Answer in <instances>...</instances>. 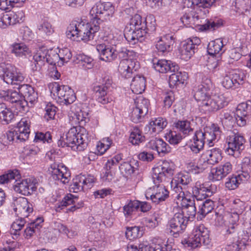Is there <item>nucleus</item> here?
Wrapping results in <instances>:
<instances>
[{
    "instance_id": "f257e3e1",
    "label": "nucleus",
    "mask_w": 251,
    "mask_h": 251,
    "mask_svg": "<svg viewBox=\"0 0 251 251\" xmlns=\"http://www.w3.org/2000/svg\"><path fill=\"white\" fill-rule=\"evenodd\" d=\"M176 165L174 162L164 160L152 168V177L155 185L148 188L145 193L147 200L159 203L165 201L169 197V192L163 184H156L167 181L174 175Z\"/></svg>"
},
{
    "instance_id": "f03ea898",
    "label": "nucleus",
    "mask_w": 251,
    "mask_h": 251,
    "mask_svg": "<svg viewBox=\"0 0 251 251\" xmlns=\"http://www.w3.org/2000/svg\"><path fill=\"white\" fill-rule=\"evenodd\" d=\"M214 85L211 79L203 76L201 84L195 90L194 98L201 109L208 112L217 111L227 105L230 100L226 93L212 95Z\"/></svg>"
},
{
    "instance_id": "7ed1b4c3",
    "label": "nucleus",
    "mask_w": 251,
    "mask_h": 251,
    "mask_svg": "<svg viewBox=\"0 0 251 251\" xmlns=\"http://www.w3.org/2000/svg\"><path fill=\"white\" fill-rule=\"evenodd\" d=\"M97 21L85 23L83 21H72L68 26L67 37L73 41L87 42L93 39L95 34L100 29Z\"/></svg>"
},
{
    "instance_id": "20e7f679",
    "label": "nucleus",
    "mask_w": 251,
    "mask_h": 251,
    "mask_svg": "<svg viewBox=\"0 0 251 251\" xmlns=\"http://www.w3.org/2000/svg\"><path fill=\"white\" fill-rule=\"evenodd\" d=\"M87 133L83 127L73 126L67 133L61 136L58 141V146L70 147L73 150L83 151L87 146Z\"/></svg>"
},
{
    "instance_id": "39448f33",
    "label": "nucleus",
    "mask_w": 251,
    "mask_h": 251,
    "mask_svg": "<svg viewBox=\"0 0 251 251\" xmlns=\"http://www.w3.org/2000/svg\"><path fill=\"white\" fill-rule=\"evenodd\" d=\"M220 128L215 124L206 127L203 131H196L191 140L190 149L194 153H198L203 149L205 143L209 147L213 146L214 142L220 138Z\"/></svg>"
},
{
    "instance_id": "423d86ee",
    "label": "nucleus",
    "mask_w": 251,
    "mask_h": 251,
    "mask_svg": "<svg viewBox=\"0 0 251 251\" xmlns=\"http://www.w3.org/2000/svg\"><path fill=\"white\" fill-rule=\"evenodd\" d=\"M192 178L187 172L178 173L172 179L171 187L177 200H187L191 197L189 189L192 188Z\"/></svg>"
},
{
    "instance_id": "0eeeda50",
    "label": "nucleus",
    "mask_w": 251,
    "mask_h": 251,
    "mask_svg": "<svg viewBox=\"0 0 251 251\" xmlns=\"http://www.w3.org/2000/svg\"><path fill=\"white\" fill-rule=\"evenodd\" d=\"M210 243L209 231L203 225L196 226L192 234L181 241L182 244L188 250L200 247L202 245H208Z\"/></svg>"
},
{
    "instance_id": "6e6552de",
    "label": "nucleus",
    "mask_w": 251,
    "mask_h": 251,
    "mask_svg": "<svg viewBox=\"0 0 251 251\" xmlns=\"http://www.w3.org/2000/svg\"><path fill=\"white\" fill-rule=\"evenodd\" d=\"M130 30L124 36L126 40L131 44L137 42H142L146 35L144 27H146L144 23L142 22V17L139 14L134 15L129 22Z\"/></svg>"
},
{
    "instance_id": "1a4fd4ad",
    "label": "nucleus",
    "mask_w": 251,
    "mask_h": 251,
    "mask_svg": "<svg viewBox=\"0 0 251 251\" xmlns=\"http://www.w3.org/2000/svg\"><path fill=\"white\" fill-rule=\"evenodd\" d=\"M51 94L61 104L68 105L72 103L76 97L74 90L68 85H60L58 82H52L49 85Z\"/></svg>"
},
{
    "instance_id": "9d476101",
    "label": "nucleus",
    "mask_w": 251,
    "mask_h": 251,
    "mask_svg": "<svg viewBox=\"0 0 251 251\" xmlns=\"http://www.w3.org/2000/svg\"><path fill=\"white\" fill-rule=\"evenodd\" d=\"M0 77L7 84L18 85L25 79V75L20 69L10 64H0Z\"/></svg>"
},
{
    "instance_id": "9b49d317",
    "label": "nucleus",
    "mask_w": 251,
    "mask_h": 251,
    "mask_svg": "<svg viewBox=\"0 0 251 251\" xmlns=\"http://www.w3.org/2000/svg\"><path fill=\"white\" fill-rule=\"evenodd\" d=\"M115 11V6L111 2L98 1L91 8L90 14L93 18L92 21H97L100 25L101 21L111 17Z\"/></svg>"
},
{
    "instance_id": "f8f14e48",
    "label": "nucleus",
    "mask_w": 251,
    "mask_h": 251,
    "mask_svg": "<svg viewBox=\"0 0 251 251\" xmlns=\"http://www.w3.org/2000/svg\"><path fill=\"white\" fill-rule=\"evenodd\" d=\"M216 224L225 227L226 234H231L236 232L239 225V216L231 212H226L224 215L216 212Z\"/></svg>"
},
{
    "instance_id": "ddd939ff",
    "label": "nucleus",
    "mask_w": 251,
    "mask_h": 251,
    "mask_svg": "<svg viewBox=\"0 0 251 251\" xmlns=\"http://www.w3.org/2000/svg\"><path fill=\"white\" fill-rule=\"evenodd\" d=\"M188 220L183 213H176L169 221L166 229V232L176 238L179 233L185 229Z\"/></svg>"
},
{
    "instance_id": "4468645a",
    "label": "nucleus",
    "mask_w": 251,
    "mask_h": 251,
    "mask_svg": "<svg viewBox=\"0 0 251 251\" xmlns=\"http://www.w3.org/2000/svg\"><path fill=\"white\" fill-rule=\"evenodd\" d=\"M228 147L226 152L231 156L237 157L241 151L244 149L245 139L243 135L239 133H232L227 138Z\"/></svg>"
},
{
    "instance_id": "2eb2a0df",
    "label": "nucleus",
    "mask_w": 251,
    "mask_h": 251,
    "mask_svg": "<svg viewBox=\"0 0 251 251\" xmlns=\"http://www.w3.org/2000/svg\"><path fill=\"white\" fill-rule=\"evenodd\" d=\"M2 97L5 100L13 104V107L16 112L25 113L27 111V102L19 91L8 90L4 92Z\"/></svg>"
},
{
    "instance_id": "dca6fc26",
    "label": "nucleus",
    "mask_w": 251,
    "mask_h": 251,
    "mask_svg": "<svg viewBox=\"0 0 251 251\" xmlns=\"http://www.w3.org/2000/svg\"><path fill=\"white\" fill-rule=\"evenodd\" d=\"M25 12L22 9L14 10L3 13L0 17V28L5 29L23 22Z\"/></svg>"
},
{
    "instance_id": "f3484780",
    "label": "nucleus",
    "mask_w": 251,
    "mask_h": 251,
    "mask_svg": "<svg viewBox=\"0 0 251 251\" xmlns=\"http://www.w3.org/2000/svg\"><path fill=\"white\" fill-rule=\"evenodd\" d=\"M52 178L60 181L64 184L68 183L71 178V173L63 164L53 163L49 169Z\"/></svg>"
},
{
    "instance_id": "a211bd4d",
    "label": "nucleus",
    "mask_w": 251,
    "mask_h": 251,
    "mask_svg": "<svg viewBox=\"0 0 251 251\" xmlns=\"http://www.w3.org/2000/svg\"><path fill=\"white\" fill-rule=\"evenodd\" d=\"M140 68L137 58L121 60L118 66V72L122 77L128 78Z\"/></svg>"
},
{
    "instance_id": "6ab92c4d",
    "label": "nucleus",
    "mask_w": 251,
    "mask_h": 251,
    "mask_svg": "<svg viewBox=\"0 0 251 251\" xmlns=\"http://www.w3.org/2000/svg\"><path fill=\"white\" fill-rule=\"evenodd\" d=\"M234 117L239 126H245L247 121L251 117V101L239 104L234 113Z\"/></svg>"
},
{
    "instance_id": "aec40b11",
    "label": "nucleus",
    "mask_w": 251,
    "mask_h": 251,
    "mask_svg": "<svg viewBox=\"0 0 251 251\" xmlns=\"http://www.w3.org/2000/svg\"><path fill=\"white\" fill-rule=\"evenodd\" d=\"M201 42L200 39L197 37H193L185 40L179 50L181 58L185 61L190 59Z\"/></svg>"
},
{
    "instance_id": "412c9836",
    "label": "nucleus",
    "mask_w": 251,
    "mask_h": 251,
    "mask_svg": "<svg viewBox=\"0 0 251 251\" xmlns=\"http://www.w3.org/2000/svg\"><path fill=\"white\" fill-rule=\"evenodd\" d=\"M96 49L101 60L110 62L117 57L116 45L114 44H99L96 45Z\"/></svg>"
},
{
    "instance_id": "4be33fe9",
    "label": "nucleus",
    "mask_w": 251,
    "mask_h": 251,
    "mask_svg": "<svg viewBox=\"0 0 251 251\" xmlns=\"http://www.w3.org/2000/svg\"><path fill=\"white\" fill-rule=\"evenodd\" d=\"M13 186L14 191L25 196L31 195L36 190L34 179L27 178L23 179L15 180Z\"/></svg>"
},
{
    "instance_id": "5701e85b",
    "label": "nucleus",
    "mask_w": 251,
    "mask_h": 251,
    "mask_svg": "<svg viewBox=\"0 0 251 251\" xmlns=\"http://www.w3.org/2000/svg\"><path fill=\"white\" fill-rule=\"evenodd\" d=\"M68 117L70 124L73 126L79 125L78 126L82 127L89 120V114L87 111L74 106L71 107Z\"/></svg>"
},
{
    "instance_id": "b1692460",
    "label": "nucleus",
    "mask_w": 251,
    "mask_h": 251,
    "mask_svg": "<svg viewBox=\"0 0 251 251\" xmlns=\"http://www.w3.org/2000/svg\"><path fill=\"white\" fill-rule=\"evenodd\" d=\"M232 171V165L230 162H223L218 167L211 169L208 178L209 180L213 181H219L229 174Z\"/></svg>"
},
{
    "instance_id": "393cba45",
    "label": "nucleus",
    "mask_w": 251,
    "mask_h": 251,
    "mask_svg": "<svg viewBox=\"0 0 251 251\" xmlns=\"http://www.w3.org/2000/svg\"><path fill=\"white\" fill-rule=\"evenodd\" d=\"M18 89L24 99L27 102V108L28 109V102L31 105L37 102L38 94L35 91L34 88L28 84L20 85Z\"/></svg>"
},
{
    "instance_id": "a878e982",
    "label": "nucleus",
    "mask_w": 251,
    "mask_h": 251,
    "mask_svg": "<svg viewBox=\"0 0 251 251\" xmlns=\"http://www.w3.org/2000/svg\"><path fill=\"white\" fill-rule=\"evenodd\" d=\"M201 157L203 162H205L208 165H214L222 160V151L218 148L207 150L203 152Z\"/></svg>"
},
{
    "instance_id": "bb28decb",
    "label": "nucleus",
    "mask_w": 251,
    "mask_h": 251,
    "mask_svg": "<svg viewBox=\"0 0 251 251\" xmlns=\"http://www.w3.org/2000/svg\"><path fill=\"white\" fill-rule=\"evenodd\" d=\"M212 188V185L210 187L205 186L203 184L197 182L195 185L192 187V194L197 200H202L213 194Z\"/></svg>"
},
{
    "instance_id": "cd10ccee",
    "label": "nucleus",
    "mask_w": 251,
    "mask_h": 251,
    "mask_svg": "<svg viewBox=\"0 0 251 251\" xmlns=\"http://www.w3.org/2000/svg\"><path fill=\"white\" fill-rule=\"evenodd\" d=\"M153 66L156 71L161 73L175 72L179 69L178 66L176 63L165 59L158 60L156 62H154Z\"/></svg>"
},
{
    "instance_id": "c85d7f7f",
    "label": "nucleus",
    "mask_w": 251,
    "mask_h": 251,
    "mask_svg": "<svg viewBox=\"0 0 251 251\" xmlns=\"http://www.w3.org/2000/svg\"><path fill=\"white\" fill-rule=\"evenodd\" d=\"M156 44V48L158 51L161 52H169L172 49V46L174 43L173 36L170 34H166L159 37Z\"/></svg>"
},
{
    "instance_id": "c756f323",
    "label": "nucleus",
    "mask_w": 251,
    "mask_h": 251,
    "mask_svg": "<svg viewBox=\"0 0 251 251\" xmlns=\"http://www.w3.org/2000/svg\"><path fill=\"white\" fill-rule=\"evenodd\" d=\"M14 210L17 214L22 217H27L29 214L32 212V208L28 205L27 200L25 198L18 199L14 203Z\"/></svg>"
},
{
    "instance_id": "7c9ffc66",
    "label": "nucleus",
    "mask_w": 251,
    "mask_h": 251,
    "mask_svg": "<svg viewBox=\"0 0 251 251\" xmlns=\"http://www.w3.org/2000/svg\"><path fill=\"white\" fill-rule=\"evenodd\" d=\"M30 120L28 117H24L18 123L15 129L22 136V139L27 140L30 133Z\"/></svg>"
},
{
    "instance_id": "2f4dec72",
    "label": "nucleus",
    "mask_w": 251,
    "mask_h": 251,
    "mask_svg": "<svg viewBox=\"0 0 251 251\" xmlns=\"http://www.w3.org/2000/svg\"><path fill=\"white\" fill-rule=\"evenodd\" d=\"M188 198V199L187 200H177L180 202H183V203H185L186 201L188 202L185 205H184L182 203H180L183 207L181 213L183 214V215L187 218L188 221L195 217L196 214V208L194 201L191 200L190 197Z\"/></svg>"
},
{
    "instance_id": "473e14b6",
    "label": "nucleus",
    "mask_w": 251,
    "mask_h": 251,
    "mask_svg": "<svg viewBox=\"0 0 251 251\" xmlns=\"http://www.w3.org/2000/svg\"><path fill=\"white\" fill-rule=\"evenodd\" d=\"M146 79L141 75L135 76L132 79L130 88L132 92L136 94H141L144 91L146 87Z\"/></svg>"
},
{
    "instance_id": "72a5a7b5",
    "label": "nucleus",
    "mask_w": 251,
    "mask_h": 251,
    "mask_svg": "<svg viewBox=\"0 0 251 251\" xmlns=\"http://www.w3.org/2000/svg\"><path fill=\"white\" fill-rule=\"evenodd\" d=\"M167 124L166 119L160 117L152 119L147 126L151 132L159 133L165 128Z\"/></svg>"
},
{
    "instance_id": "f704fd0d",
    "label": "nucleus",
    "mask_w": 251,
    "mask_h": 251,
    "mask_svg": "<svg viewBox=\"0 0 251 251\" xmlns=\"http://www.w3.org/2000/svg\"><path fill=\"white\" fill-rule=\"evenodd\" d=\"M225 50L223 41L221 39L211 41L207 46V52L210 55L222 54Z\"/></svg>"
},
{
    "instance_id": "c9c22d12",
    "label": "nucleus",
    "mask_w": 251,
    "mask_h": 251,
    "mask_svg": "<svg viewBox=\"0 0 251 251\" xmlns=\"http://www.w3.org/2000/svg\"><path fill=\"white\" fill-rule=\"evenodd\" d=\"M11 52L17 57L25 56L31 53L28 47L23 43H15L10 46Z\"/></svg>"
},
{
    "instance_id": "e433bc0d",
    "label": "nucleus",
    "mask_w": 251,
    "mask_h": 251,
    "mask_svg": "<svg viewBox=\"0 0 251 251\" xmlns=\"http://www.w3.org/2000/svg\"><path fill=\"white\" fill-rule=\"evenodd\" d=\"M188 78V74L185 72H177L172 74L169 77V85L174 88L175 86L183 84Z\"/></svg>"
},
{
    "instance_id": "4c0bfd02",
    "label": "nucleus",
    "mask_w": 251,
    "mask_h": 251,
    "mask_svg": "<svg viewBox=\"0 0 251 251\" xmlns=\"http://www.w3.org/2000/svg\"><path fill=\"white\" fill-rule=\"evenodd\" d=\"M94 90L96 92L97 100L99 102L104 104L111 100L107 94L108 89L102 86L96 85L94 87Z\"/></svg>"
},
{
    "instance_id": "58836bf2",
    "label": "nucleus",
    "mask_w": 251,
    "mask_h": 251,
    "mask_svg": "<svg viewBox=\"0 0 251 251\" xmlns=\"http://www.w3.org/2000/svg\"><path fill=\"white\" fill-rule=\"evenodd\" d=\"M14 115L3 103H0V123L8 124L13 119Z\"/></svg>"
},
{
    "instance_id": "ea45409f",
    "label": "nucleus",
    "mask_w": 251,
    "mask_h": 251,
    "mask_svg": "<svg viewBox=\"0 0 251 251\" xmlns=\"http://www.w3.org/2000/svg\"><path fill=\"white\" fill-rule=\"evenodd\" d=\"M145 141V137L142 131L137 127L134 126L131 129L129 142L133 145H138Z\"/></svg>"
},
{
    "instance_id": "a19ab883",
    "label": "nucleus",
    "mask_w": 251,
    "mask_h": 251,
    "mask_svg": "<svg viewBox=\"0 0 251 251\" xmlns=\"http://www.w3.org/2000/svg\"><path fill=\"white\" fill-rule=\"evenodd\" d=\"M170 249V246L166 245L159 238L152 239L148 248L149 251H168Z\"/></svg>"
},
{
    "instance_id": "79ce46f5",
    "label": "nucleus",
    "mask_w": 251,
    "mask_h": 251,
    "mask_svg": "<svg viewBox=\"0 0 251 251\" xmlns=\"http://www.w3.org/2000/svg\"><path fill=\"white\" fill-rule=\"evenodd\" d=\"M21 175L17 170H9L7 172L0 176V184H3L11 182L20 178Z\"/></svg>"
},
{
    "instance_id": "37998d69",
    "label": "nucleus",
    "mask_w": 251,
    "mask_h": 251,
    "mask_svg": "<svg viewBox=\"0 0 251 251\" xmlns=\"http://www.w3.org/2000/svg\"><path fill=\"white\" fill-rule=\"evenodd\" d=\"M122 31L118 29L114 28L111 30L110 33L104 37L103 40L108 44L116 45L117 42L120 41L122 39Z\"/></svg>"
},
{
    "instance_id": "c03bdc74",
    "label": "nucleus",
    "mask_w": 251,
    "mask_h": 251,
    "mask_svg": "<svg viewBox=\"0 0 251 251\" xmlns=\"http://www.w3.org/2000/svg\"><path fill=\"white\" fill-rule=\"evenodd\" d=\"M175 126L185 136L190 134L193 131L190 121L187 120H179L175 123Z\"/></svg>"
},
{
    "instance_id": "a18cd8bd",
    "label": "nucleus",
    "mask_w": 251,
    "mask_h": 251,
    "mask_svg": "<svg viewBox=\"0 0 251 251\" xmlns=\"http://www.w3.org/2000/svg\"><path fill=\"white\" fill-rule=\"evenodd\" d=\"M150 102L148 100L142 96H139L134 99L133 106L139 109L143 114H147L148 112Z\"/></svg>"
},
{
    "instance_id": "49530a36",
    "label": "nucleus",
    "mask_w": 251,
    "mask_h": 251,
    "mask_svg": "<svg viewBox=\"0 0 251 251\" xmlns=\"http://www.w3.org/2000/svg\"><path fill=\"white\" fill-rule=\"evenodd\" d=\"M26 222L24 217H19L16 219L11 224L10 233L12 235L17 236L20 235V232L24 226Z\"/></svg>"
},
{
    "instance_id": "de8ad7c7",
    "label": "nucleus",
    "mask_w": 251,
    "mask_h": 251,
    "mask_svg": "<svg viewBox=\"0 0 251 251\" xmlns=\"http://www.w3.org/2000/svg\"><path fill=\"white\" fill-rule=\"evenodd\" d=\"M214 203L213 201L207 199L200 205L198 213L205 217L207 214L211 212L214 209Z\"/></svg>"
},
{
    "instance_id": "09e8293b",
    "label": "nucleus",
    "mask_w": 251,
    "mask_h": 251,
    "mask_svg": "<svg viewBox=\"0 0 251 251\" xmlns=\"http://www.w3.org/2000/svg\"><path fill=\"white\" fill-rule=\"evenodd\" d=\"M38 31L42 35L50 36L54 32V28L50 22L44 21L38 25Z\"/></svg>"
},
{
    "instance_id": "8fccbe9b",
    "label": "nucleus",
    "mask_w": 251,
    "mask_h": 251,
    "mask_svg": "<svg viewBox=\"0 0 251 251\" xmlns=\"http://www.w3.org/2000/svg\"><path fill=\"white\" fill-rule=\"evenodd\" d=\"M231 212L237 214L238 216L241 214L245 210L246 203L240 199H237L232 201L230 204Z\"/></svg>"
},
{
    "instance_id": "3c124183",
    "label": "nucleus",
    "mask_w": 251,
    "mask_h": 251,
    "mask_svg": "<svg viewBox=\"0 0 251 251\" xmlns=\"http://www.w3.org/2000/svg\"><path fill=\"white\" fill-rule=\"evenodd\" d=\"M143 233V231L139 226H134L126 228V236L129 240H133L141 237Z\"/></svg>"
},
{
    "instance_id": "603ef678",
    "label": "nucleus",
    "mask_w": 251,
    "mask_h": 251,
    "mask_svg": "<svg viewBox=\"0 0 251 251\" xmlns=\"http://www.w3.org/2000/svg\"><path fill=\"white\" fill-rule=\"evenodd\" d=\"M58 55V66L63 65L64 63L69 61L72 56V53L68 48L62 49L59 50Z\"/></svg>"
},
{
    "instance_id": "864d4df0",
    "label": "nucleus",
    "mask_w": 251,
    "mask_h": 251,
    "mask_svg": "<svg viewBox=\"0 0 251 251\" xmlns=\"http://www.w3.org/2000/svg\"><path fill=\"white\" fill-rule=\"evenodd\" d=\"M165 137L166 140L172 145L178 144L182 139V137L180 133L172 130L166 132Z\"/></svg>"
},
{
    "instance_id": "5fc2aeb1",
    "label": "nucleus",
    "mask_w": 251,
    "mask_h": 251,
    "mask_svg": "<svg viewBox=\"0 0 251 251\" xmlns=\"http://www.w3.org/2000/svg\"><path fill=\"white\" fill-rule=\"evenodd\" d=\"M117 56L121 60L134 59L138 57L136 52L132 50H128L125 48H122L120 50L117 51Z\"/></svg>"
},
{
    "instance_id": "6e6d98bb",
    "label": "nucleus",
    "mask_w": 251,
    "mask_h": 251,
    "mask_svg": "<svg viewBox=\"0 0 251 251\" xmlns=\"http://www.w3.org/2000/svg\"><path fill=\"white\" fill-rule=\"evenodd\" d=\"M46 62L52 65H55L57 64L58 65V52L55 50L46 49Z\"/></svg>"
},
{
    "instance_id": "4d7b16f0",
    "label": "nucleus",
    "mask_w": 251,
    "mask_h": 251,
    "mask_svg": "<svg viewBox=\"0 0 251 251\" xmlns=\"http://www.w3.org/2000/svg\"><path fill=\"white\" fill-rule=\"evenodd\" d=\"M78 176L84 186V189L91 188L96 181V178L92 175L80 174Z\"/></svg>"
},
{
    "instance_id": "13d9d810",
    "label": "nucleus",
    "mask_w": 251,
    "mask_h": 251,
    "mask_svg": "<svg viewBox=\"0 0 251 251\" xmlns=\"http://www.w3.org/2000/svg\"><path fill=\"white\" fill-rule=\"evenodd\" d=\"M251 3L250 0H236L235 7L236 8V11L243 13L249 10L251 8Z\"/></svg>"
},
{
    "instance_id": "bf43d9fd",
    "label": "nucleus",
    "mask_w": 251,
    "mask_h": 251,
    "mask_svg": "<svg viewBox=\"0 0 251 251\" xmlns=\"http://www.w3.org/2000/svg\"><path fill=\"white\" fill-rule=\"evenodd\" d=\"M146 114H143L139 109L133 105L129 114L130 120L135 123L142 121Z\"/></svg>"
},
{
    "instance_id": "052dcab7",
    "label": "nucleus",
    "mask_w": 251,
    "mask_h": 251,
    "mask_svg": "<svg viewBox=\"0 0 251 251\" xmlns=\"http://www.w3.org/2000/svg\"><path fill=\"white\" fill-rule=\"evenodd\" d=\"M52 141L51 136L50 132L43 133L41 132H37L35 133L34 142L35 143H43L46 142L49 143Z\"/></svg>"
},
{
    "instance_id": "680f3d73",
    "label": "nucleus",
    "mask_w": 251,
    "mask_h": 251,
    "mask_svg": "<svg viewBox=\"0 0 251 251\" xmlns=\"http://www.w3.org/2000/svg\"><path fill=\"white\" fill-rule=\"evenodd\" d=\"M146 27H144L146 34L149 32H152L155 30L156 22L154 17L150 15L148 16L143 22Z\"/></svg>"
},
{
    "instance_id": "e2e57ef3",
    "label": "nucleus",
    "mask_w": 251,
    "mask_h": 251,
    "mask_svg": "<svg viewBox=\"0 0 251 251\" xmlns=\"http://www.w3.org/2000/svg\"><path fill=\"white\" fill-rule=\"evenodd\" d=\"M242 246H246L248 242L251 241V228L243 231L237 237H236Z\"/></svg>"
},
{
    "instance_id": "0e129e2a",
    "label": "nucleus",
    "mask_w": 251,
    "mask_h": 251,
    "mask_svg": "<svg viewBox=\"0 0 251 251\" xmlns=\"http://www.w3.org/2000/svg\"><path fill=\"white\" fill-rule=\"evenodd\" d=\"M242 247V246L235 237L233 239L230 238L228 239L226 247V250L227 251H239Z\"/></svg>"
},
{
    "instance_id": "69168bd1",
    "label": "nucleus",
    "mask_w": 251,
    "mask_h": 251,
    "mask_svg": "<svg viewBox=\"0 0 251 251\" xmlns=\"http://www.w3.org/2000/svg\"><path fill=\"white\" fill-rule=\"evenodd\" d=\"M122 157L123 156L121 154L115 155L111 159L108 160L104 167L114 172L118 164L122 160Z\"/></svg>"
},
{
    "instance_id": "338daca9",
    "label": "nucleus",
    "mask_w": 251,
    "mask_h": 251,
    "mask_svg": "<svg viewBox=\"0 0 251 251\" xmlns=\"http://www.w3.org/2000/svg\"><path fill=\"white\" fill-rule=\"evenodd\" d=\"M46 48H39L34 54L33 56V60L35 61V62H39L40 63V64L44 65L45 62H46Z\"/></svg>"
},
{
    "instance_id": "774afa93",
    "label": "nucleus",
    "mask_w": 251,
    "mask_h": 251,
    "mask_svg": "<svg viewBox=\"0 0 251 251\" xmlns=\"http://www.w3.org/2000/svg\"><path fill=\"white\" fill-rule=\"evenodd\" d=\"M74 197L72 194H69L64 198L62 201L56 206L57 211L63 209L64 207L73 204L75 202Z\"/></svg>"
}]
</instances>
